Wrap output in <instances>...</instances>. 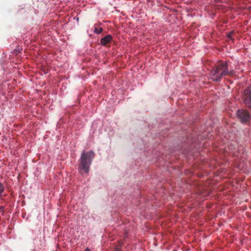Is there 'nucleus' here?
I'll use <instances>...</instances> for the list:
<instances>
[{
    "mask_svg": "<svg viewBox=\"0 0 251 251\" xmlns=\"http://www.w3.org/2000/svg\"><path fill=\"white\" fill-rule=\"evenodd\" d=\"M233 74L234 71L233 70L229 71L228 70L226 62L220 61L211 71L210 76L213 81H219L223 77L231 76Z\"/></svg>",
    "mask_w": 251,
    "mask_h": 251,
    "instance_id": "1",
    "label": "nucleus"
},
{
    "mask_svg": "<svg viewBox=\"0 0 251 251\" xmlns=\"http://www.w3.org/2000/svg\"><path fill=\"white\" fill-rule=\"evenodd\" d=\"M94 156L95 153L92 151H89L86 152L83 151L79 160L80 164L78 169L79 173L82 174V170H83L86 173H88L90 166Z\"/></svg>",
    "mask_w": 251,
    "mask_h": 251,
    "instance_id": "2",
    "label": "nucleus"
},
{
    "mask_svg": "<svg viewBox=\"0 0 251 251\" xmlns=\"http://www.w3.org/2000/svg\"><path fill=\"white\" fill-rule=\"evenodd\" d=\"M236 115L239 121L243 124H249L251 121V114L246 109H238Z\"/></svg>",
    "mask_w": 251,
    "mask_h": 251,
    "instance_id": "3",
    "label": "nucleus"
},
{
    "mask_svg": "<svg viewBox=\"0 0 251 251\" xmlns=\"http://www.w3.org/2000/svg\"><path fill=\"white\" fill-rule=\"evenodd\" d=\"M242 100L245 106L251 109V84L244 90Z\"/></svg>",
    "mask_w": 251,
    "mask_h": 251,
    "instance_id": "4",
    "label": "nucleus"
},
{
    "mask_svg": "<svg viewBox=\"0 0 251 251\" xmlns=\"http://www.w3.org/2000/svg\"><path fill=\"white\" fill-rule=\"evenodd\" d=\"M112 40V36L111 35H107L101 38L100 40V43L103 46H106L108 44L110 43Z\"/></svg>",
    "mask_w": 251,
    "mask_h": 251,
    "instance_id": "5",
    "label": "nucleus"
},
{
    "mask_svg": "<svg viewBox=\"0 0 251 251\" xmlns=\"http://www.w3.org/2000/svg\"><path fill=\"white\" fill-rule=\"evenodd\" d=\"M103 31V28L102 27L97 28L95 27L94 32L97 33V34L101 33Z\"/></svg>",
    "mask_w": 251,
    "mask_h": 251,
    "instance_id": "6",
    "label": "nucleus"
},
{
    "mask_svg": "<svg viewBox=\"0 0 251 251\" xmlns=\"http://www.w3.org/2000/svg\"><path fill=\"white\" fill-rule=\"evenodd\" d=\"M233 34V32H230L228 35V37L229 38H231V37H232V35Z\"/></svg>",
    "mask_w": 251,
    "mask_h": 251,
    "instance_id": "7",
    "label": "nucleus"
},
{
    "mask_svg": "<svg viewBox=\"0 0 251 251\" xmlns=\"http://www.w3.org/2000/svg\"><path fill=\"white\" fill-rule=\"evenodd\" d=\"M120 249H121L120 247H117L115 249V251H120Z\"/></svg>",
    "mask_w": 251,
    "mask_h": 251,
    "instance_id": "8",
    "label": "nucleus"
},
{
    "mask_svg": "<svg viewBox=\"0 0 251 251\" xmlns=\"http://www.w3.org/2000/svg\"><path fill=\"white\" fill-rule=\"evenodd\" d=\"M85 251H91L88 248H86V249L85 250Z\"/></svg>",
    "mask_w": 251,
    "mask_h": 251,
    "instance_id": "9",
    "label": "nucleus"
}]
</instances>
